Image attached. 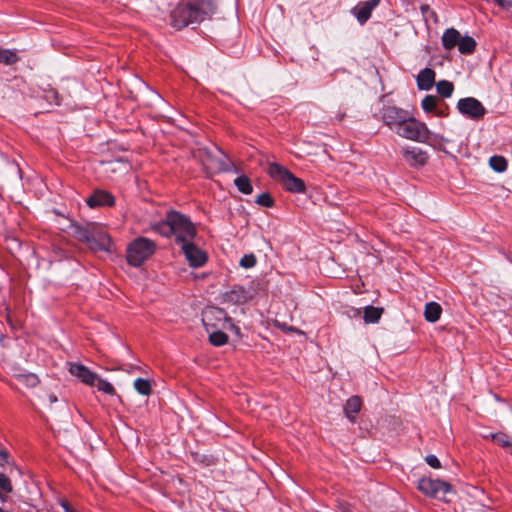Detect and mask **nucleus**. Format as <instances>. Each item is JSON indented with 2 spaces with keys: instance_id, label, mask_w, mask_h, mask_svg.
<instances>
[{
  "instance_id": "f257e3e1",
  "label": "nucleus",
  "mask_w": 512,
  "mask_h": 512,
  "mask_svg": "<svg viewBox=\"0 0 512 512\" xmlns=\"http://www.w3.org/2000/svg\"><path fill=\"white\" fill-rule=\"evenodd\" d=\"M152 229L164 237L174 236L177 244L193 241L196 236V228L188 216L171 210L165 218L152 225Z\"/></svg>"
},
{
  "instance_id": "f03ea898",
  "label": "nucleus",
  "mask_w": 512,
  "mask_h": 512,
  "mask_svg": "<svg viewBox=\"0 0 512 512\" xmlns=\"http://www.w3.org/2000/svg\"><path fill=\"white\" fill-rule=\"evenodd\" d=\"M203 2L200 3H179L170 14L171 25L180 30L189 25L200 24L209 15Z\"/></svg>"
},
{
  "instance_id": "7ed1b4c3",
  "label": "nucleus",
  "mask_w": 512,
  "mask_h": 512,
  "mask_svg": "<svg viewBox=\"0 0 512 512\" xmlns=\"http://www.w3.org/2000/svg\"><path fill=\"white\" fill-rule=\"evenodd\" d=\"M269 176L279 182L287 191L292 193L305 192V183L292 174L286 167L278 163H270L267 169Z\"/></svg>"
},
{
  "instance_id": "20e7f679",
  "label": "nucleus",
  "mask_w": 512,
  "mask_h": 512,
  "mask_svg": "<svg viewBox=\"0 0 512 512\" xmlns=\"http://www.w3.org/2000/svg\"><path fill=\"white\" fill-rule=\"evenodd\" d=\"M156 244L148 238L139 237L127 247V262L138 267L142 265L154 252Z\"/></svg>"
},
{
  "instance_id": "39448f33",
  "label": "nucleus",
  "mask_w": 512,
  "mask_h": 512,
  "mask_svg": "<svg viewBox=\"0 0 512 512\" xmlns=\"http://www.w3.org/2000/svg\"><path fill=\"white\" fill-rule=\"evenodd\" d=\"M395 133L402 138L420 142V140H426L427 125L415 119L409 112Z\"/></svg>"
},
{
  "instance_id": "423d86ee",
  "label": "nucleus",
  "mask_w": 512,
  "mask_h": 512,
  "mask_svg": "<svg viewBox=\"0 0 512 512\" xmlns=\"http://www.w3.org/2000/svg\"><path fill=\"white\" fill-rule=\"evenodd\" d=\"M456 107L461 115L473 121L481 120L487 113L484 105L474 97L459 99Z\"/></svg>"
},
{
  "instance_id": "0eeeda50",
  "label": "nucleus",
  "mask_w": 512,
  "mask_h": 512,
  "mask_svg": "<svg viewBox=\"0 0 512 512\" xmlns=\"http://www.w3.org/2000/svg\"><path fill=\"white\" fill-rule=\"evenodd\" d=\"M418 489L428 496L442 498L451 492L452 487L445 481L423 478L418 482Z\"/></svg>"
},
{
  "instance_id": "6e6552de",
  "label": "nucleus",
  "mask_w": 512,
  "mask_h": 512,
  "mask_svg": "<svg viewBox=\"0 0 512 512\" xmlns=\"http://www.w3.org/2000/svg\"><path fill=\"white\" fill-rule=\"evenodd\" d=\"M408 113L409 111L396 106H385L381 111V119L390 130L396 132Z\"/></svg>"
},
{
  "instance_id": "1a4fd4ad",
  "label": "nucleus",
  "mask_w": 512,
  "mask_h": 512,
  "mask_svg": "<svg viewBox=\"0 0 512 512\" xmlns=\"http://www.w3.org/2000/svg\"><path fill=\"white\" fill-rule=\"evenodd\" d=\"M182 251L191 267L198 268L207 261L206 253L197 247L192 241L181 244Z\"/></svg>"
},
{
  "instance_id": "9d476101",
  "label": "nucleus",
  "mask_w": 512,
  "mask_h": 512,
  "mask_svg": "<svg viewBox=\"0 0 512 512\" xmlns=\"http://www.w3.org/2000/svg\"><path fill=\"white\" fill-rule=\"evenodd\" d=\"M381 0H367L359 2L351 10V14L357 19L360 25L365 24L371 17L372 11L380 4Z\"/></svg>"
},
{
  "instance_id": "9b49d317",
  "label": "nucleus",
  "mask_w": 512,
  "mask_h": 512,
  "mask_svg": "<svg viewBox=\"0 0 512 512\" xmlns=\"http://www.w3.org/2000/svg\"><path fill=\"white\" fill-rule=\"evenodd\" d=\"M230 317L227 315L224 309L218 307H210L203 313L202 322L207 332H210V328H216L217 324L214 321L223 322L229 321Z\"/></svg>"
},
{
  "instance_id": "f8f14e48",
  "label": "nucleus",
  "mask_w": 512,
  "mask_h": 512,
  "mask_svg": "<svg viewBox=\"0 0 512 512\" xmlns=\"http://www.w3.org/2000/svg\"><path fill=\"white\" fill-rule=\"evenodd\" d=\"M402 155L405 162L411 167L424 166L428 160V155L425 151L417 147H406L402 150Z\"/></svg>"
},
{
  "instance_id": "ddd939ff",
  "label": "nucleus",
  "mask_w": 512,
  "mask_h": 512,
  "mask_svg": "<svg viewBox=\"0 0 512 512\" xmlns=\"http://www.w3.org/2000/svg\"><path fill=\"white\" fill-rule=\"evenodd\" d=\"M86 203L89 207H111L115 203L114 196L105 190H95L91 196L86 200Z\"/></svg>"
},
{
  "instance_id": "4468645a",
  "label": "nucleus",
  "mask_w": 512,
  "mask_h": 512,
  "mask_svg": "<svg viewBox=\"0 0 512 512\" xmlns=\"http://www.w3.org/2000/svg\"><path fill=\"white\" fill-rule=\"evenodd\" d=\"M70 373L79 378L83 383L94 386L97 380V374L82 364L73 363L70 365Z\"/></svg>"
},
{
  "instance_id": "2eb2a0df",
  "label": "nucleus",
  "mask_w": 512,
  "mask_h": 512,
  "mask_svg": "<svg viewBox=\"0 0 512 512\" xmlns=\"http://www.w3.org/2000/svg\"><path fill=\"white\" fill-rule=\"evenodd\" d=\"M92 250L109 251L111 248V238L102 231H96L92 235L91 241L87 243Z\"/></svg>"
},
{
  "instance_id": "dca6fc26",
  "label": "nucleus",
  "mask_w": 512,
  "mask_h": 512,
  "mask_svg": "<svg viewBox=\"0 0 512 512\" xmlns=\"http://www.w3.org/2000/svg\"><path fill=\"white\" fill-rule=\"evenodd\" d=\"M251 297L252 294L250 290L243 286H235L225 294L226 301L234 304L246 303Z\"/></svg>"
},
{
  "instance_id": "f3484780",
  "label": "nucleus",
  "mask_w": 512,
  "mask_h": 512,
  "mask_svg": "<svg viewBox=\"0 0 512 512\" xmlns=\"http://www.w3.org/2000/svg\"><path fill=\"white\" fill-rule=\"evenodd\" d=\"M436 73L431 68L422 69L417 75V86L418 89L423 91H429L435 83Z\"/></svg>"
},
{
  "instance_id": "a211bd4d",
  "label": "nucleus",
  "mask_w": 512,
  "mask_h": 512,
  "mask_svg": "<svg viewBox=\"0 0 512 512\" xmlns=\"http://www.w3.org/2000/svg\"><path fill=\"white\" fill-rule=\"evenodd\" d=\"M362 406V400L358 396L350 397L344 405V413L350 422H355L356 415Z\"/></svg>"
},
{
  "instance_id": "6ab92c4d",
  "label": "nucleus",
  "mask_w": 512,
  "mask_h": 512,
  "mask_svg": "<svg viewBox=\"0 0 512 512\" xmlns=\"http://www.w3.org/2000/svg\"><path fill=\"white\" fill-rule=\"evenodd\" d=\"M461 38L460 32L455 28H448L442 35V45L445 50H451L458 46Z\"/></svg>"
},
{
  "instance_id": "aec40b11",
  "label": "nucleus",
  "mask_w": 512,
  "mask_h": 512,
  "mask_svg": "<svg viewBox=\"0 0 512 512\" xmlns=\"http://www.w3.org/2000/svg\"><path fill=\"white\" fill-rule=\"evenodd\" d=\"M441 313L442 308L439 303L432 301L425 305L424 316L426 321L430 323L437 322L440 319Z\"/></svg>"
},
{
  "instance_id": "412c9836",
  "label": "nucleus",
  "mask_w": 512,
  "mask_h": 512,
  "mask_svg": "<svg viewBox=\"0 0 512 512\" xmlns=\"http://www.w3.org/2000/svg\"><path fill=\"white\" fill-rule=\"evenodd\" d=\"M74 237L79 241L88 243L92 239V235L95 229H91L88 226L72 225L71 227Z\"/></svg>"
},
{
  "instance_id": "4be33fe9",
  "label": "nucleus",
  "mask_w": 512,
  "mask_h": 512,
  "mask_svg": "<svg viewBox=\"0 0 512 512\" xmlns=\"http://www.w3.org/2000/svg\"><path fill=\"white\" fill-rule=\"evenodd\" d=\"M476 45L477 44L475 39L471 36L466 35L463 37L461 36L457 47L458 51L461 54L470 55L475 51Z\"/></svg>"
},
{
  "instance_id": "5701e85b",
  "label": "nucleus",
  "mask_w": 512,
  "mask_h": 512,
  "mask_svg": "<svg viewBox=\"0 0 512 512\" xmlns=\"http://www.w3.org/2000/svg\"><path fill=\"white\" fill-rule=\"evenodd\" d=\"M382 313H383V308L367 306L364 309L363 319H364L365 323H368V324L377 323L379 321V319L381 318Z\"/></svg>"
},
{
  "instance_id": "b1692460",
  "label": "nucleus",
  "mask_w": 512,
  "mask_h": 512,
  "mask_svg": "<svg viewBox=\"0 0 512 512\" xmlns=\"http://www.w3.org/2000/svg\"><path fill=\"white\" fill-rule=\"evenodd\" d=\"M425 139L426 140H420L421 143H426L434 148H437V149H441L442 148V144L444 142H447V140L439 135V134H435V133H432L428 128H427V135H425Z\"/></svg>"
},
{
  "instance_id": "393cba45",
  "label": "nucleus",
  "mask_w": 512,
  "mask_h": 512,
  "mask_svg": "<svg viewBox=\"0 0 512 512\" xmlns=\"http://www.w3.org/2000/svg\"><path fill=\"white\" fill-rule=\"evenodd\" d=\"M234 184L235 186L237 187V189L245 194V195H249L252 193L253 191V187H252V184H251V181L250 179L245 176V175H241V176H238L235 180H234Z\"/></svg>"
},
{
  "instance_id": "a878e982",
  "label": "nucleus",
  "mask_w": 512,
  "mask_h": 512,
  "mask_svg": "<svg viewBox=\"0 0 512 512\" xmlns=\"http://www.w3.org/2000/svg\"><path fill=\"white\" fill-rule=\"evenodd\" d=\"M209 333V341L212 345L214 346H222L224 344L227 343L228 341V336L220 331V330H215V328H210V332Z\"/></svg>"
},
{
  "instance_id": "bb28decb",
  "label": "nucleus",
  "mask_w": 512,
  "mask_h": 512,
  "mask_svg": "<svg viewBox=\"0 0 512 512\" xmlns=\"http://www.w3.org/2000/svg\"><path fill=\"white\" fill-rule=\"evenodd\" d=\"M490 167L498 172H504L507 169L508 163L507 160L503 156L494 155L489 159Z\"/></svg>"
},
{
  "instance_id": "cd10ccee",
  "label": "nucleus",
  "mask_w": 512,
  "mask_h": 512,
  "mask_svg": "<svg viewBox=\"0 0 512 512\" xmlns=\"http://www.w3.org/2000/svg\"><path fill=\"white\" fill-rule=\"evenodd\" d=\"M19 57L15 51L0 48V63L12 65L18 62Z\"/></svg>"
},
{
  "instance_id": "c85d7f7f",
  "label": "nucleus",
  "mask_w": 512,
  "mask_h": 512,
  "mask_svg": "<svg viewBox=\"0 0 512 512\" xmlns=\"http://www.w3.org/2000/svg\"><path fill=\"white\" fill-rule=\"evenodd\" d=\"M436 90L442 97L449 98L454 91V85L450 81L441 80L436 83Z\"/></svg>"
},
{
  "instance_id": "c756f323",
  "label": "nucleus",
  "mask_w": 512,
  "mask_h": 512,
  "mask_svg": "<svg viewBox=\"0 0 512 512\" xmlns=\"http://www.w3.org/2000/svg\"><path fill=\"white\" fill-rule=\"evenodd\" d=\"M134 388L139 394L144 396L150 395L152 391V387L149 380L144 378H137L134 381Z\"/></svg>"
},
{
  "instance_id": "7c9ffc66",
  "label": "nucleus",
  "mask_w": 512,
  "mask_h": 512,
  "mask_svg": "<svg viewBox=\"0 0 512 512\" xmlns=\"http://www.w3.org/2000/svg\"><path fill=\"white\" fill-rule=\"evenodd\" d=\"M421 106L425 112H434L437 106V98L433 95H426L421 102Z\"/></svg>"
},
{
  "instance_id": "2f4dec72",
  "label": "nucleus",
  "mask_w": 512,
  "mask_h": 512,
  "mask_svg": "<svg viewBox=\"0 0 512 512\" xmlns=\"http://www.w3.org/2000/svg\"><path fill=\"white\" fill-rule=\"evenodd\" d=\"M491 440L496 442L498 445L502 447H510L512 448V442L507 434L503 432H497L495 434H491Z\"/></svg>"
},
{
  "instance_id": "473e14b6",
  "label": "nucleus",
  "mask_w": 512,
  "mask_h": 512,
  "mask_svg": "<svg viewBox=\"0 0 512 512\" xmlns=\"http://www.w3.org/2000/svg\"><path fill=\"white\" fill-rule=\"evenodd\" d=\"M94 386H96L99 391H102L106 394H109V395L115 394V389H114L113 385L110 382L99 378L98 376H97V380H96Z\"/></svg>"
},
{
  "instance_id": "72a5a7b5",
  "label": "nucleus",
  "mask_w": 512,
  "mask_h": 512,
  "mask_svg": "<svg viewBox=\"0 0 512 512\" xmlns=\"http://www.w3.org/2000/svg\"><path fill=\"white\" fill-rule=\"evenodd\" d=\"M207 157L211 158L212 161V168L217 171H225L227 169V163L225 161L226 156L222 155L221 159H214L211 155V153L207 152Z\"/></svg>"
},
{
  "instance_id": "f704fd0d",
  "label": "nucleus",
  "mask_w": 512,
  "mask_h": 512,
  "mask_svg": "<svg viewBox=\"0 0 512 512\" xmlns=\"http://www.w3.org/2000/svg\"><path fill=\"white\" fill-rule=\"evenodd\" d=\"M255 202L258 205L263 206V207H267V208H271L274 205V200H273V198L271 197V195L269 193H262V194H260L256 198Z\"/></svg>"
},
{
  "instance_id": "c9c22d12",
  "label": "nucleus",
  "mask_w": 512,
  "mask_h": 512,
  "mask_svg": "<svg viewBox=\"0 0 512 512\" xmlns=\"http://www.w3.org/2000/svg\"><path fill=\"white\" fill-rule=\"evenodd\" d=\"M256 257L254 254H246L240 260V266L243 268H252L256 265Z\"/></svg>"
},
{
  "instance_id": "e433bc0d",
  "label": "nucleus",
  "mask_w": 512,
  "mask_h": 512,
  "mask_svg": "<svg viewBox=\"0 0 512 512\" xmlns=\"http://www.w3.org/2000/svg\"><path fill=\"white\" fill-rule=\"evenodd\" d=\"M0 490L5 493H11L13 490L10 479L3 472H0Z\"/></svg>"
},
{
  "instance_id": "4c0bfd02",
  "label": "nucleus",
  "mask_w": 512,
  "mask_h": 512,
  "mask_svg": "<svg viewBox=\"0 0 512 512\" xmlns=\"http://www.w3.org/2000/svg\"><path fill=\"white\" fill-rule=\"evenodd\" d=\"M425 460L426 463L432 468L438 469L441 467L440 461L435 455H427Z\"/></svg>"
},
{
  "instance_id": "58836bf2",
  "label": "nucleus",
  "mask_w": 512,
  "mask_h": 512,
  "mask_svg": "<svg viewBox=\"0 0 512 512\" xmlns=\"http://www.w3.org/2000/svg\"><path fill=\"white\" fill-rule=\"evenodd\" d=\"M222 328H225V329H230L231 331H233L237 336L240 335V328L238 326H236L233 321H232V318L230 317V320L229 321H226L223 325H222Z\"/></svg>"
},
{
  "instance_id": "ea45409f",
  "label": "nucleus",
  "mask_w": 512,
  "mask_h": 512,
  "mask_svg": "<svg viewBox=\"0 0 512 512\" xmlns=\"http://www.w3.org/2000/svg\"><path fill=\"white\" fill-rule=\"evenodd\" d=\"M60 505L63 508L64 512H81L77 510L74 506H72L67 500H61Z\"/></svg>"
},
{
  "instance_id": "a19ab883",
  "label": "nucleus",
  "mask_w": 512,
  "mask_h": 512,
  "mask_svg": "<svg viewBox=\"0 0 512 512\" xmlns=\"http://www.w3.org/2000/svg\"><path fill=\"white\" fill-rule=\"evenodd\" d=\"M0 458L2 460L1 465L9 464V453L6 449H0Z\"/></svg>"
},
{
  "instance_id": "79ce46f5",
  "label": "nucleus",
  "mask_w": 512,
  "mask_h": 512,
  "mask_svg": "<svg viewBox=\"0 0 512 512\" xmlns=\"http://www.w3.org/2000/svg\"><path fill=\"white\" fill-rule=\"evenodd\" d=\"M26 378L30 386H35L38 383V378L34 374L27 375Z\"/></svg>"
},
{
  "instance_id": "37998d69",
  "label": "nucleus",
  "mask_w": 512,
  "mask_h": 512,
  "mask_svg": "<svg viewBox=\"0 0 512 512\" xmlns=\"http://www.w3.org/2000/svg\"><path fill=\"white\" fill-rule=\"evenodd\" d=\"M501 7H511L512 0H494Z\"/></svg>"
},
{
  "instance_id": "c03bdc74",
  "label": "nucleus",
  "mask_w": 512,
  "mask_h": 512,
  "mask_svg": "<svg viewBox=\"0 0 512 512\" xmlns=\"http://www.w3.org/2000/svg\"><path fill=\"white\" fill-rule=\"evenodd\" d=\"M429 10H430V9H429V6H428V5H422V6H421V11H422V13H423V14H424V13H426L427 11H429Z\"/></svg>"
},
{
  "instance_id": "a18cd8bd",
  "label": "nucleus",
  "mask_w": 512,
  "mask_h": 512,
  "mask_svg": "<svg viewBox=\"0 0 512 512\" xmlns=\"http://www.w3.org/2000/svg\"><path fill=\"white\" fill-rule=\"evenodd\" d=\"M49 400L51 403H54L57 401V397L55 395L51 394V395H49Z\"/></svg>"
},
{
  "instance_id": "49530a36",
  "label": "nucleus",
  "mask_w": 512,
  "mask_h": 512,
  "mask_svg": "<svg viewBox=\"0 0 512 512\" xmlns=\"http://www.w3.org/2000/svg\"><path fill=\"white\" fill-rule=\"evenodd\" d=\"M491 434H492V433L484 434V435H483V438H485V439H491Z\"/></svg>"
},
{
  "instance_id": "de8ad7c7",
  "label": "nucleus",
  "mask_w": 512,
  "mask_h": 512,
  "mask_svg": "<svg viewBox=\"0 0 512 512\" xmlns=\"http://www.w3.org/2000/svg\"><path fill=\"white\" fill-rule=\"evenodd\" d=\"M510 454L512 455V451L510 452Z\"/></svg>"
}]
</instances>
